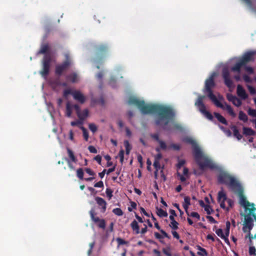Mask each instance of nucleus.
<instances>
[{"instance_id":"obj_1","label":"nucleus","mask_w":256,"mask_h":256,"mask_svg":"<svg viewBox=\"0 0 256 256\" xmlns=\"http://www.w3.org/2000/svg\"><path fill=\"white\" fill-rule=\"evenodd\" d=\"M128 102L130 105L136 106L143 114H156L155 124L161 126L164 130H170L168 124L175 117V112L172 108L162 105L146 104L144 100L132 96L129 98Z\"/></svg>"},{"instance_id":"obj_2","label":"nucleus","mask_w":256,"mask_h":256,"mask_svg":"<svg viewBox=\"0 0 256 256\" xmlns=\"http://www.w3.org/2000/svg\"><path fill=\"white\" fill-rule=\"evenodd\" d=\"M184 141L192 146L194 159L201 170H204L206 168L210 170L217 168L216 164L210 158L203 154L202 150L194 140L188 137L184 138Z\"/></svg>"},{"instance_id":"obj_3","label":"nucleus","mask_w":256,"mask_h":256,"mask_svg":"<svg viewBox=\"0 0 256 256\" xmlns=\"http://www.w3.org/2000/svg\"><path fill=\"white\" fill-rule=\"evenodd\" d=\"M215 76L216 73L213 72L209 78L206 80L204 92L208 93V98L215 104L216 106L220 108H223V104L218 101L212 92V88L216 86L214 80Z\"/></svg>"},{"instance_id":"obj_4","label":"nucleus","mask_w":256,"mask_h":256,"mask_svg":"<svg viewBox=\"0 0 256 256\" xmlns=\"http://www.w3.org/2000/svg\"><path fill=\"white\" fill-rule=\"evenodd\" d=\"M218 180L220 184L227 185L232 190L240 184L234 177L225 172H222L218 174Z\"/></svg>"},{"instance_id":"obj_5","label":"nucleus","mask_w":256,"mask_h":256,"mask_svg":"<svg viewBox=\"0 0 256 256\" xmlns=\"http://www.w3.org/2000/svg\"><path fill=\"white\" fill-rule=\"evenodd\" d=\"M218 202L220 203L221 208L226 212L230 210V208H232L234 205V201L230 198H228L226 194L224 192L222 188V190L218 192Z\"/></svg>"},{"instance_id":"obj_6","label":"nucleus","mask_w":256,"mask_h":256,"mask_svg":"<svg viewBox=\"0 0 256 256\" xmlns=\"http://www.w3.org/2000/svg\"><path fill=\"white\" fill-rule=\"evenodd\" d=\"M64 56L66 58L65 60L61 64L56 66L55 68V74L58 76H62V72L68 69L72 64V60L69 54L66 53Z\"/></svg>"},{"instance_id":"obj_7","label":"nucleus","mask_w":256,"mask_h":256,"mask_svg":"<svg viewBox=\"0 0 256 256\" xmlns=\"http://www.w3.org/2000/svg\"><path fill=\"white\" fill-rule=\"evenodd\" d=\"M232 191L238 194L239 198L240 204L244 206L246 210H248V208H250L248 207H252V204H250L246 200V197L244 194V189L241 184L238 186V188H236V189Z\"/></svg>"},{"instance_id":"obj_8","label":"nucleus","mask_w":256,"mask_h":256,"mask_svg":"<svg viewBox=\"0 0 256 256\" xmlns=\"http://www.w3.org/2000/svg\"><path fill=\"white\" fill-rule=\"evenodd\" d=\"M205 98L204 96H198L197 100L195 102V105L199 108V110L202 112L208 119L210 120H213L212 115L208 110H206L205 105L203 102V100Z\"/></svg>"},{"instance_id":"obj_9","label":"nucleus","mask_w":256,"mask_h":256,"mask_svg":"<svg viewBox=\"0 0 256 256\" xmlns=\"http://www.w3.org/2000/svg\"><path fill=\"white\" fill-rule=\"evenodd\" d=\"M52 60L50 54H47L44 56L42 60V70L40 72V74L42 76H45L48 74Z\"/></svg>"},{"instance_id":"obj_10","label":"nucleus","mask_w":256,"mask_h":256,"mask_svg":"<svg viewBox=\"0 0 256 256\" xmlns=\"http://www.w3.org/2000/svg\"><path fill=\"white\" fill-rule=\"evenodd\" d=\"M90 214L92 220L97 224V226L102 229L106 228V222L104 219H100L96 216V213L94 208H92L90 211Z\"/></svg>"},{"instance_id":"obj_11","label":"nucleus","mask_w":256,"mask_h":256,"mask_svg":"<svg viewBox=\"0 0 256 256\" xmlns=\"http://www.w3.org/2000/svg\"><path fill=\"white\" fill-rule=\"evenodd\" d=\"M252 214L249 213L244 216V224L242 228L244 232L250 231L254 226V220L251 217Z\"/></svg>"},{"instance_id":"obj_12","label":"nucleus","mask_w":256,"mask_h":256,"mask_svg":"<svg viewBox=\"0 0 256 256\" xmlns=\"http://www.w3.org/2000/svg\"><path fill=\"white\" fill-rule=\"evenodd\" d=\"M256 54V51L250 50L244 53L242 58L240 59L241 62L245 66L250 62H253L254 60V56Z\"/></svg>"},{"instance_id":"obj_13","label":"nucleus","mask_w":256,"mask_h":256,"mask_svg":"<svg viewBox=\"0 0 256 256\" xmlns=\"http://www.w3.org/2000/svg\"><path fill=\"white\" fill-rule=\"evenodd\" d=\"M108 51V48L106 45L101 44L96 48V56L98 59L101 60L104 57Z\"/></svg>"},{"instance_id":"obj_14","label":"nucleus","mask_w":256,"mask_h":256,"mask_svg":"<svg viewBox=\"0 0 256 256\" xmlns=\"http://www.w3.org/2000/svg\"><path fill=\"white\" fill-rule=\"evenodd\" d=\"M222 76L226 86L228 88H231L233 86V82L230 78V72L228 68H224L222 69Z\"/></svg>"},{"instance_id":"obj_15","label":"nucleus","mask_w":256,"mask_h":256,"mask_svg":"<svg viewBox=\"0 0 256 256\" xmlns=\"http://www.w3.org/2000/svg\"><path fill=\"white\" fill-rule=\"evenodd\" d=\"M95 200L97 204L101 207V212H104L106 209V200L104 198L99 196L96 197Z\"/></svg>"},{"instance_id":"obj_16","label":"nucleus","mask_w":256,"mask_h":256,"mask_svg":"<svg viewBox=\"0 0 256 256\" xmlns=\"http://www.w3.org/2000/svg\"><path fill=\"white\" fill-rule=\"evenodd\" d=\"M72 96L74 100L79 102L81 104H84L86 101L84 96L80 91H74L72 94Z\"/></svg>"},{"instance_id":"obj_17","label":"nucleus","mask_w":256,"mask_h":256,"mask_svg":"<svg viewBox=\"0 0 256 256\" xmlns=\"http://www.w3.org/2000/svg\"><path fill=\"white\" fill-rule=\"evenodd\" d=\"M237 94L238 96L243 100H246L248 97V95L246 94V90L240 84L237 86Z\"/></svg>"},{"instance_id":"obj_18","label":"nucleus","mask_w":256,"mask_h":256,"mask_svg":"<svg viewBox=\"0 0 256 256\" xmlns=\"http://www.w3.org/2000/svg\"><path fill=\"white\" fill-rule=\"evenodd\" d=\"M242 134L245 136H255L256 132L251 128L244 126L242 128Z\"/></svg>"},{"instance_id":"obj_19","label":"nucleus","mask_w":256,"mask_h":256,"mask_svg":"<svg viewBox=\"0 0 256 256\" xmlns=\"http://www.w3.org/2000/svg\"><path fill=\"white\" fill-rule=\"evenodd\" d=\"M244 64L239 60L238 62L231 68V70L234 72H237L238 74L240 72V68L242 66H244Z\"/></svg>"},{"instance_id":"obj_20","label":"nucleus","mask_w":256,"mask_h":256,"mask_svg":"<svg viewBox=\"0 0 256 256\" xmlns=\"http://www.w3.org/2000/svg\"><path fill=\"white\" fill-rule=\"evenodd\" d=\"M230 128L233 131V134L234 137H236L238 140H240L242 136L240 133L239 130L236 126H230Z\"/></svg>"},{"instance_id":"obj_21","label":"nucleus","mask_w":256,"mask_h":256,"mask_svg":"<svg viewBox=\"0 0 256 256\" xmlns=\"http://www.w3.org/2000/svg\"><path fill=\"white\" fill-rule=\"evenodd\" d=\"M224 105L223 108H222L223 110H225L227 111V112L228 113V114L231 116L232 117H235L236 116V113L233 110L232 106L227 104L226 102L224 103Z\"/></svg>"},{"instance_id":"obj_22","label":"nucleus","mask_w":256,"mask_h":256,"mask_svg":"<svg viewBox=\"0 0 256 256\" xmlns=\"http://www.w3.org/2000/svg\"><path fill=\"white\" fill-rule=\"evenodd\" d=\"M50 50L49 46L48 44H42L40 46V48L38 50V54H48L47 52Z\"/></svg>"},{"instance_id":"obj_23","label":"nucleus","mask_w":256,"mask_h":256,"mask_svg":"<svg viewBox=\"0 0 256 256\" xmlns=\"http://www.w3.org/2000/svg\"><path fill=\"white\" fill-rule=\"evenodd\" d=\"M184 204H183V207L187 214L188 215H189L188 212V211L189 206L190 204V198L188 196H186L184 198Z\"/></svg>"},{"instance_id":"obj_24","label":"nucleus","mask_w":256,"mask_h":256,"mask_svg":"<svg viewBox=\"0 0 256 256\" xmlns=\"http://www.w3.org/2000/svg\"><path fill=\"white\" fill-rule=\"evenodd\" d=\"M130 226L134 232L136 234H138L140 232V226L138 224V222L136 220H134L130 224Z\"/></svg>"},{"instance_id":"obj_25","label":"nucleus","mask_w":256,"mask_h":256,"mask_svg":"<svg viewBox=\"0 0 256 256\" xmlns=\"http://www.w3.org/2000/svg\"><path fill=\"white\" fill-rule=\"evenodd\" d=\"M214 115L217 120L222 124L228 125V122L226 119L220 114L218 112H214Z\"/></svg>"},{"instance_id":"obj_26","label":"nucleus","mask_w":256,"mask_h":256,"mask_svg":"<svg viewBox=\"0 0 256 256\" xmlns=\"http://www.w3.org/2000/svg\"><path fill=\"white\" fill-rule=\"evenodd\" d=\"M88 112H89L88 109H85L82 112L80 111V112L78 114V116L80 120L82 121L88 116Z\"/></svg>"},{"instance_id":"obj_27","label":"nucleus","mask_w":256,"mask_h":256,"mask_svg":"<svg viewBox=\"0 0 256 256\" xmlns=\"http://www.w3.org/2000/svg\"><path fill=\"white\" fill-rule=\"evenodd\" d=\"M66 150L68 156L70 159V160L74 162H77V158L74 156L73 152L68 148H67Z\"/></svg>"},{"instance_id":"obj_28","label":"nucleus","mask_w":256,"mask_h":256,"mask_svg":"<svg viewBox=\"0 0 256 256\" xmlns=\"http://www.w3.org/2000/svg\"><path fill=\"white\" fill-rule=\"evenodd\" d=\"M72 110V106L70 102H68L66 105V116L68 117H70Z\"/></svg>"},{"instance_id":"obj_29","label":"nucleus","mask_w":256,"mask_h":256,"mask_svg":"<svg viewBox=\"0 0 256 256\" xmlns=\"http://www.w3.org/2000/svg\"><path fill=\"white\" fill-rule=\"evenodd\" d=\"M238 119L244 122L248 121V117L246 114L242 110L240 111L238 113Z\"/></svg>"},{"instance_id":"obj_30","label":"nucleus","mask_w":256,"mask_h":256,"mask_svg":"<svg viewBox=\"0 0 256 256\" xmlns=\"http://www.w3.org/2000/svg\"><path fill=\"white\" fill-rule=\"evenodd\" d=\"M156 214L160 218L162 217H167L168 214L167 212L161 208H158V207L156 208Z\"/></svg>"},{"instance_id":"obj_31","label":"nucleus","mask_w":256,"mask_h":256,"mask_svg":"<svg viewBox=\"0 0 256 256\" xmlns=\"http://www.w3.org/2000/svg\"><path fill=\"white\" fill-rule=\"evenodd\" d=\"M66 78L72 82H76L77 80V74L74 72L66 76Z\"/></svg>"},{"instance_id":"obj_32","label":"nucleus","mask_w":256,"mask_h":256,"mask_svg":"<svg viewBox=\"0 0 256 256\" xmlns=\"http://www.w3.org/2000/svg\"><path fill=\"white\" fill-rule=\"evenodd\" d=\"M248 210L250 212V214H252V216L256 221V208L254 207V203H252V208H248Z\"/></svg>"},{"instance_id":"obj_33","label":"nucleus","mask_w":256,"mask_h":256,"mask_svg":"<svg viewBox=\"0 0 256 256\" xmlns=\"http://www.w3.org/2000/svg\"><path fill=\"white\" fill-rule=\"evenodd\" d=\"M116 241L118 242V246H117L118 248L120 245H122V244H127L128 245L129 243L128 242L126 241L125 240H124V239H122L120 238H116Z\"/></svg>"},{"instance_id":"obj_34","label":"nucleus","mask_w":256,"mask_h":256,"mask_svg":"<svg viewBox=\"0 0 256 256\" xmlns=\"http://www.w3.org/2000/svg\"><path fill=\"white\" fill-rule=\"evenodd\" d=\"M154 166L156 169V171L154 172V176L156 178L157 174H158V172L160 168V161L154 160Z\"/></svg>"},{"instance_id":"obj_35","label":"nucleus","mask_w":256,"mask_h":256,"mask_svg":"<svg viewBox=\"0 0 256 256\" xmlns=\"http://www.w3.org/2000/svg\"><path fill=\"white\" fill-rule=\"evenodd\" d=\"M84 172L82 168H79L76 170V176L80 180H84Z\"/></svg>"},{"instance_id":"obj_36","label":"nucleus","mask_w":256,"mask_h":256,"mask_svg":"<svg viewBox=\"0 0 256 256\" xmlns=\"http://www.w3.org/2000/svg\"><path fill=\"white\" fill-rule=\"evenodd\" d=\"M124 144L126 148V153L128 155L130 154L132 148L129 144L128 141L127 140L124 141Z\"/></svg>"},{"instance_id":"obj_37","label":"nucleus","mask_w":256,"mask_h":256,"mask_svg":"<svg viewBox=\"0 0 256 256\" xmlns=\"http://www.w3.org/2000/svg\"><path fill=\"white\" fill-rule=\"evenodd\" d=\"M162 251V252L166 256H172L171 249L170 246H168L166 248H163Z\"/></svg>"},{"instance_id":"obj_38","label":"nucleus","mask_w":256,"mask_h":256,"mask_svg":"<svg viewBox=\"0 0 256 256\" xmlns=\"http://www.w3.org/2000/svg\"><path fill=\"white\" fill-rule=\"evenodd\" d=\"M169 226L172 230H176L178 228V223L176 220H173V222H171Z\"/></svg>"},{"instance_id":"obj_39","label":"nucleus","mask_w":256,"mask_h":256,"mask_svg":"<svg viewBox=\"0 0 256 256\" xmlns=\"http://www.w3.org/2000/svg\"><path fill=\"white\" fill-rule=\"evenodd\" d=\"M112 212L118 216H122L124 214L122 210L120 208H115L113 209Z\"/></svg>"},{"instance_id":"obj_40","label":"nucleus","mask_w":256,"mask_h":256,"mask_svg":"<svg viewBox=\"0 0 256 256\" xmlns=\"http://www.w3.org/2000/svg\"><path fill=\"white\" fill-rule=\"evenodd\" d=\"M80 128L82 129V132H83V136H84V140H86V141H88V133L87 131V130H86V128H84V126H82L80 127Z\"/></svg>"},{"instance_id":"obj_41","label":"nucleus","mask_w":256,"mask_h":256,"mask_svg":"<svg viewBox=\"0 0 256 256\" xmlns=\"http://www.w3.org/2000/svg\"><path fill=\"white\" fill-rule=\"evenodd\" d=\"M230 223L229 221L226 222V228L225 230V236H229Z\"/></svg>"},{"instance_id":"obj_42","label":"nucleus","mask_w":256,"mask_h":256,"mask_svg":"<svg viewBox=\"0 0 256 256\" xmlns=\"http://www.w3.org/2000/svg\"><path fill=\"white\" fill-rule=\"evenodd\" d=\"M235 106L237 107H239L242 105V101L240 99L238 98L237 97L235 98L234 102H232Z\"/></svg>"},{"instance_id":"obj_43","label":"nucleus","mask_w":256,"mask_h":256,"mask_svg":"<svg viewBox=\"0 0 256 256\" xmlns=\"http://www.w3.org/2000/svg\"><path fill=\"white\" fill-rule=\"evenodd\" d=\"M88 128L93 133H94L98 130L96 124L92 123L89 124Z\"/></svg>"},{"instance_id":"obj_44","label":"nucleus","mask_w":256,"mask_h":256,"mask_svg":"<svg viewBox=\"0 0 256 256\" xmlns=\"http://www.w3.org/2000/svg\"><path fill=\"white\" fill-rule=\"evenodd\" d=\"M113 191L110 188H107L106 190V193L108 199L110 200L112 196Z\"/></svg>"},{"instance_id":"obj_45","label":"nucleus","mask_w":256,"mask_h":256,"mask_svg":"<svg viewBox=\"0 0 256 256\" xmlns=\"http://www.w3.org/2000/svg\"><path fill=\"white\" fill-rule=\"evenodd\" d=\"M216 234L221 238H224L225 234H224L223 231L221 228H218L216 230Z\"/></svg>"},{"instance_id":"obj_46","label":"nucleus","mask_w":256,"mask_h":256,"mask_svg":"<svg viewBox=\"0 0 256 256\" xmlns=\"http://www.w3.org/2000/svg\"><path fill=\"white\" fill-rule=\"evenodd\" d=\"M124 150L122 149L118 153V156L120 158V162L122 164L124 160Z\"/></svg>"},{"instance_id":"obj_47","label":"nucleus","mask_w":256,"mask_h":256,"mask_svg":"<svg viewBox=\"0 0 256 256\" xmlns=\"http://www.w3.org/2000/svg\"><path fill=\"white\" fill-rule=\"evenodd\" d=\"M130 206L128 208V210L129 212H132V208L136 209V204L134 202H130Z\"/></svg>"},{"instance_id":"obj_48","label":"nucleus","mask_w":256,"mask_h":256,"mask_svg":"<svg viewBox=\"0 0 256 256\" xmlns=\"http://www.w3.org/2000/svg\"><path fill=\"white\" fill-rule=\"evenodd\" d=\"M226 98L228 101L232 102L236 98V96L230 94H228L226 95Z\"/></svg>"},{"instance_id":"obj_49","label":"nucleus","mask_w":256,"mask_h":256,"mask_svg":"<svg viewBox=\"0 0 256 256\" xmlns=\"http://www.w3.org/2000/svg\"><path fill=\"white\" fill-rule=\"evenodd\" d=\"M150 136L152 139L158 142L160 140L159 138V135L158 134H150Z\"/></svg>"},{"instance_id":"obj_50","label":"nucleus","mask_w":256,"mask_h":256,"mask_svg":"<svg viewBox=\"0 0 256 256\" xmlns=\"http://www.w3.org/2000/svg\"><path fill=\"white\" fill-rule=\"evenodd\" d=\"M73 92L70 89H66L64 91L63 96L64 98H66L68 94L72 95Z\"/></svg>"},{"instance_id":"obj_51","label":"nucleus","mask_w":256,"mask_h":256,"mask_svg":"<svg viewBox=\"0 0 256 256\" xmlns=\"http://www.w3.org/2000/svg\"><path fill=\"white\" fill-rule=\"evenodd\" d=\"M66 162L68 163V166L70 168V170H75V168L72 162H71L70 160L68 158H66Z\"/></svg>"},{"instance_id":"obj_52","label":"nucleus","mask_w":256,"mask_h":256,"mask_svg":"<svg viewBox=\"0 0 256 256\" xmlns=\"http://www.w3.org/2000/svg\"><path fill=\"white\" fill-rule=\"evenodd\" d=\"M204 210L206 212V214H210L213 211L212 208H211L210 206V205H206L204 207Z\"/></svg>"},{"instance_id":"obj_53","label":"nucleus","mask_w":256,"mask_h":256,"mask_svg":"<svg viewBox=\"0 0 256 256\" xmlns=\"http://www.w3.org/2000/svg\"><path fill=\"white\" fill-rule=\"evenodd\" d=\"M248 88L250 94H256V90L253 86H248Z\"/></svg>"},{"instance_id":"obj_54","label":"nucleus","mask_w":256,"mask_h":256,"mask_svg":"<svg viewBox=\"0 0 256 256\" xmlns=\"http://www.w3.org/2000/svg\"><path fill=\"white\" fill-rule=\"evenodd\" d=\"M186 163V161L184 160H178V162L176 165L177 168H180Z\"/></svg>"},{"instance_id":"obj_55","label":"nucleus","mask_w":256,"mask_h":256,"mask_svg":"<svg viewBox=\"0 0 256 256\" xmlns=\"http://www.w3.org/2000/svg\"><path fill=\"white\" fill-rule=\"evenodd\" d=\"M159 144H160V148L163 150H166L167 148V146L166 145V144L162 140H160L159 142H158Z\"/></svg>"},{"instance_id":"obj_56","label":"nucleus","mask_w":256,"mask_h":256,"mask_svg":"<svg viewBox=\"0 0 256 256\" xmlns=\"http://www.w3.org/2000/svg\"><path fill=\"white\" fill-rule=\"evenodd\" d=\"M188 216H190L192 217H193V218H197L198 220L200 219V216L197 212H192L190 213V214H189Z\"/></svg>"},{"instance_id":"obj_57","label":"nucleus","mask_w":256,"mask_h":256,"mask_svg":"<svg viewBox=\"0 0 256 256\" xmlns=\"http://www.w3.org/2000/svg\"><path fill=\"white\" fill-rule=\"evenodd\" d=\"M82 124V122L81 120H78L76 121H72L70 122V124L72 126H78L80 124Z\"/></svg>"},{"instance_id":"obj_58","label":"nucleus","mask_w":256,"mask_h":256,"mask_svg":"<svg viewBox=\"0 0 256 256\" xmlns=\"http://www.w3.org/2000/svg\"><path fill=\"white\" fill-rule=\"evenodd\" d=\"M88 150L91 153L96 154L98 152L96 149L92 146H88Z\"/></svg>"},{"instance_id":"obj_59","label":"nucleus","mask_w":256,"mask_h":256,"mask_svg":"<svg viewBox=\"0 0 256 256\" xmlns=\"http://www.w3.org/2000/svg\"><path fill=\"white\" fill-rule=\"evenodd\" d=\"M84 170L90 176H94L96 174L95 172L90 168H85Z\"/></svg>"},{"instance_id":"obj_60","label":"nucleus","mask_w":256,"mask_h":256,"mask_svg":"<svg viewBox=\"0 0 256 256\" xmlns=\"http://www.w3.org/2000/svg\"><path fill=\"white\" fill-rule=\"evenodd\" d=\"M244 69L250 74H253L254 73L253 68L250 66H245Z\"/></svg>"},{"instance_id":"obj_61","label":"nucleus","mask_w":256,"mask_h":256,"mask_svg":"<svg viewBox=\"0 0 256 256\" xmlns=\"http://www.w3.org/2000/svg\"><path fill=\"white\" fill-rule=\"evenodd\" d=\"M256 248L254 246H250L249 248V254L250 255H255L256 254Z\"/></svg>"},{"instance_id":"obj_62","label":"nucleus","mask_w":256,"mask_h":256,"mask_svg":"<svg viewBox=\"0 0 256 256\" xmlns=\"http://www.w3.org/2000/svg\"><path fill=\"white\" fill-rule=\"evenodd\" d=\"M160 231L161 232V234H162V236H163V238L164 237L168 239L170 238V235H168L164 230H160Z\"/></svg>"},{"instance_id":"obj_63","label":"nucleus","mask_w":256,"mask_h":256,"mask_svg":"<svg viewBox=\"0 0 256 256\" xmlns=\"http://www.w3.org/2000/svg\"><path fill=\"white\" fill-rule=\"evenodd\" d=\"M170 148H173L174 150H180V146L179 144H172L170 145Z\"/></svg>"},{"instance_id":"obj_64","label":"nucleus","mask_w":256,"mask_h":256,"mask_svg":"<svg viewBox=\"0 0 256 256\" xmlns=\"http://www.w3.org/2000/svg\"><path fill=\"white\" fill-rule=\"evenodd\" d=\"M94 186L96 188H103L104 183L103 182L100 180L94 184Z\"/></svg>"}]
</instances>
